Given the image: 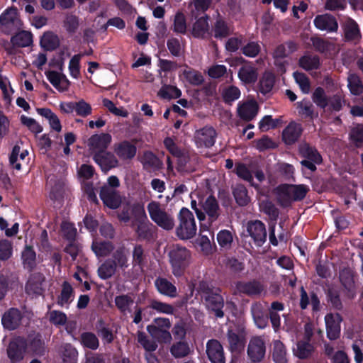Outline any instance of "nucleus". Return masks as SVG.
<instances>
[{
  "mask_svg": "<svg viewBox=\"0 0 363 363\" xmlns=\"http://www.w3.org/2000/svg\"><path fill=\"white\" fill-rule=\"evenodd\" d=\"M112 140L111 135L108 133H101L91 135L88 141L87 145L89 150L94 155H101L106 151L107 147Z\"/></svg>",
  "mask_w": 363,
  "mask_h": 363,
  "instance_id": "6",
  "label": "nucleus"
},
{
  "mask_svg": "<svg viewBox=\"0 0 363 363\" xmlns=\"http://www.w3.org/2000/svg\"><path fill=\"white\" fill-rule=\"evenodd\" d=\"M114 150L116 154L123 160L131 159L136 154L135 146L127 141H123L116 145Z\"/></svg>",
  "mask_w": 363,
  "mask_h": 363,
  "instance_id": "28",
  "label": "nucleus"
},
{
  "mask_svg": "<svg viewBox=\"0 0 363 363\" xmlns=\"http://www.w3.org/2000/svg\"><path fill=\"white\" fill-rule=\"evenodd\" d=\"M40 46L45 50H53L60 45L58 37L52 32H46L40 38Z\"/></svg>",
  "mask_w": 363,
  "mask_h": 363,
  "instance_id": "35",
  "label": "nucleus"
},
{
  "mask_svg": "<svg viewBox=\"0 0 363 363\" xmlns=\"http://www.w3.org/2000/svg\"><path fill=\"white\" fill-rule=\"evenodd\" d=\"M235 172L236 174L243 180H245L248 182H250L252 185V175L250 171L248 169V168L246 167V165L238 163L235 166Z\"/></svg>",
  "mask_w": 363,
  "mask_h": 363,
  "instance_id": "64",
  "label": "nucleus"
},
{
  "mask_svg": "<svg viewBox=\"0 0 363 363\" xmlns=\"http://www.w3.org/2000/svg\"><path fill=\"white\" fill-rule=\"evenodd\" d=\"M179 77L182 80H186L192 84H200L203 82L202 75L189 67H185Z\"/></svg>",
  "mask_w": 363,
  "mask_h": 363,
  "instance_id": "38",
  "label": "nucleus"
},
{
  "mask_svg": "<svg viewBox=\"0 0 363 363\" xmlns=\"http://www.w3.org/2000/svg\"><path fill=\"white\" fill-rule=\"evenodd\" d=\"M259 208L261 211L269 215L272 218L275 219L278 216L279 213L277 208L266 199L260 201Z\"/></svg>",
  "mask_w": 363,
  "mask_h": 363,
  "instance_id": "59",
  "label": "nucleus"
},
{
  "mask_svg": "<svg viewBox=\"0 0 363 363\" xmlns=\"http://www.w3.org/2000/svg\"><path fill=\"white\" fill-rule=\"evenodd\" d=\"M192 35L196 38H205L209 34V24L206 16L198 18L192 26Z\"/></svg>",
  "mask_w": 363,
  "mask_h": 363,
  "instance_id": "30",
  "label": "nucleus"
},
{
  "mask_svg": "<svg viewBox=\"0 0 363 363\" xmlns=\"http://www.w3.org/2000/svg\"><path fill=\"white\" fill-rule=\"evenodd\" d=\"M75 112L77 116L85 118L91 114L92 108L89 103L84 99H81L76 102Z\"/></svg>",
  "mask_w": 363,
  "mask_h": 363,
  "instance_id": "55",
  "label": "nucleus"
},
{
  "mask_svg": "<svg viewBox=\"0 0 363 363\" xmlns=\"http://www.w3.org/2000/svg\"><path fill=\"white\" fill-rule=\"evenodd\" d=\"M204 298L208 309L213 312L216 317H223V298L221 295L217 291H208L205 294Z\"/></svg>",
  "mask_w": 363,
  "mask_h": 363,
  "instance_id": "10",
  "label": "nucleus"
},
{
  "mask_svg": "<svg viewBox=\"0 0 363 363\" xmlns=\"http://www.w3.org/2000/svg\"><path fill=\"white\" fill-rule=\"evenodd\" d=\"M258 110V104L255 100H247L239 103L238 106V116L247 121L252 120L257 116Z\"/></svg>",
  "mask_w": 363,
  "mask_h": 363,
  "instance_id": "17",
  "label": "nucleus"
},
{
  "mask_svg": "<svg viewBox=\"0 0 363 363\" xmlns=\"http://www.w3.org/2000/svg\"><path fill=\"white\" fill-rule=\"evenodd\" d=\"M206 352L212 363H225L223 347L218 341L209 340L207 343Z\"/></svg>",
  "mask_w": 363,
  "mask_h": 363,
  "instance_id": "20",
  "label": "nucleus"
},
{
  "mask_svg": "<svg viewBox=\"0 0 363 363\" xmlns=\"http://www.w3.org/2000/svg\"><path fill=\"white\" fill-rule=\"evenodd\" d=\"M345 38L349 40H357L360 38V32L357 23L351 18L346 20L344 24Z\"/></svg>",
  "mask_w": 363,
  "mask_h": 363,
  "instance_id": "36",
  "label": "nucleus"
},
{
  "mask_svg": "<svg viewBox=\"0 0 363 363\" xmlns=\"http://www.w3.org/2000/svg\"><path fill=\"white\" fill-rule=\"evenodd\" d=\"M174 31L179 33H184L186 30V23L184 15L178 12L174 18Z\"/></svg>",
  "mask_w": 363,
  "mask_h": 363,
  "instance_id": "56",
  "label": "nucleus"
},
{
  "mask_svg": "<svg viewBox=\"0 0 363 363\" xmlns=\"http://www.w3.org/2000/svg\"><path fill=\"white\" fill-rule=\"evenodd\" d=\"M233 194L236 202L240 206H245L250 201V198L247 195V189L242 185L236 186L233 191Z\"/></svg>",
  "mask_w": 363,
  "mask_h": 363,
  "instance_id": "51",
  "label": "nucleus"
},
{
  "mask_svg": "<svg viewBox=\"0 0 363 363\" xmlns=\"http://www.w3.org/2000/svg\"><path fill=\"white\" fill-rule=\"evenodd\" d=\"M205 230H208V226L206 224H201V235L199 238V244L201 247V250L206 255L209 254L211 252L212 247L211 241L208 237L206 235H202L203 232Z\"/></svg>",
  "mask_w": 363,
  "mask_h": 363,
  "instance_id": "48",
  "label": "nucleus"
},
{
  "mask_svg": "<svg viewBox=\"0 0 363 363\" xmlns=\"http://www.w3.org/2000/svg\"><path fill=\"white\" fill-rule=\"evenodd\" d=\"M169 257L174 275L182 276L190 263L189 250L184 247L174 245L169 252Z\"/></svg>",
  "mask_w": 363,
  "mask_h": 363,
  "instance_id": "1",
  "label": "nucleus"
},
{
  "mask_svg": "<svg viewBox=\"0 0 363 363\" xmlns=\"http://www.w3.org/2000/svg\"><path fill=\"white\" fill-rule=\"evenodd\" d=\"M139 214L140 215V220L138 224L136 233L140 238L145 239L150 235L152 225L149 223L143 208L140 209Z\"/></svg>",
  "mask_w": 363,
  "mask_h": 363,
  "instance_id": "33",
  "label": "nucleus"
},
{
  "mask_svg": "<svg viewBox=\"0 0 363 363\" xmlns=\"http://www.w3.org/2000/svg\"><path fill=\"white\" fill-rule=\"evenodd\" d=\"M296 49V45L293 42H288L284 44L279 45L274 50V55L276 58L285 57Z\"/></svg>",
  "mask_w": 363,
  "mask_h": 363,
  "instance_id": "46",
  "label": "nucleus"
},
{
  "mask_svg": "<svg viewBox=\"0 0 363 363\" xmlns=\"http://www.w3.org/2000/svg\"><path fill=\"white\" fill-rule=\"evenodd\" d=\"M27 342L23 337H16L11 340L7 348L9 359L16 363L23 359L27 348Z\"/></svg>",
  "mask_w": 363,
  "mask_h": 363,
  "instance_id": "8",
  "label": "nucleus"
},
{
  "mask_svg": "<svg viewBox=\"0 0 363 363\" xmlns=\"http://www.w3.org/2000/svg\"><path fill=\"white\" fill-rule=\"evenodd\" d=\"M308 186L300 185H282L279 187V199L282 205L303 199L308 191Z\"/></svg>",
  "mask_w": 363,
  "mask_h": 363,
  "instance_id": "3",
  "label": "nucleus"
},
{
  "mask_svg": "<svg viewBox=\"0 0 363 363\" xmlns=\"http://www.w3.org/2000/svg\"><path fill=\"white\" fill-rule=\"evenodd\" d=\"M142 162L145 167L152 169H158L162 166V162L151 152L144 153Z\"/></svg>",
  "mask_w": 363,
  "mask_h": 363,
  "instance_id": "44",
  "label": "nucleus"
},
{
  "mask_svg": "<svg viewBox=\"0 0 363 363\" xmlns=\"http://www.w3.org/2000/svg\"><path fill=\"white\" fill-rule=\"evenodd\" d=\"M216 131L211 127H204L197 130L194 140L198 147H208L213 145L216 138Z\"/></svg>",
  "mask_w": 363,
  "mask_h": 363,
  "instance_id": "14",
  "label": "nucleus"
},
{
  "mask_svg": "<svg viewBox=\"0 0 363 363\" xmlns=\"http://www.w3.org/2000/svg\"><path fill=\"white\" fill-rule=\"evenodd\" d=\"M257 69L252 64H245L238 71V78L244 84H254L257 81Z\"/></svg>",
  "mask_w": 363,
  "mask_h": 363,
  "instance_id": "21",
  "label": "nucleus"
},
{
  "mask_svg": "<svg viewBox=\"0 0 363 363\" xmlns=\"http://www.w3.org/2000/svg\"><path fill=\"white\" fill-rule=\"evenodd\" d=\"M22 318V313L17 308H11L4 313L1 323L4 328L13 330L21 325Z\"/></svg>",
  "mask_w": 363,
  "mask_h": 363,
  "instance_id": "15",
  "label": "nucleus"
},
{
  "mask_svg": "<svg viewBox=\"0 0 363 363\" xmlns=\"http://www.w3.org/2000/svg\"><path fill=\"white\" fill-rule=\"evenodd\" d=\"M94 160L104 172H107L111 168L115 167L118 164V160L116 159L115 156L112 153L106 151L103 154L94 155Z\"/></svg>",
  "mask_w": 363,
  "mask_h": 363,
  "instance_id": "26",
  "label": "nucleus"
},
{
  "mask_svg": "<svg viewBox=\"0 0 363 363\" xmlns=\"http://www.w3.org/2000/svg\"><path fill=\"white\" fill-rule=\"evenodd\" d=\"M61 355L63 363H77V351L71 345L62 346Z\"/></svg>",
  "mask_w": 363,
  "mask_h": 363,
  "instance_id": "41",
  "label": "nucleus"
},
{
  "mask_svg": "<svg viewBox=\"0 0 363 363\" xmlns=\"http://www.w3.org/2000/svg\"><path fill=\"white\" fill-rule=\"evenodd\" d=\"M201 205L205 213L208 217L209 222L215 221L219 216L218 205L216 199L208 196L203 203L202 202Z\"/></svg>",
  "mask_w": 363,
  "mask_h": 363,
  "instance_id": "29",
  "label": "nucleus"
},
{
  "mask_svg": "<svg viewBox=\"0 0 363 363\" xmlns=\"http://www.w3.org/2000/svg\"><path fill=\"white\" fill-rule=\"evenodd\" d=\"M274 84V76L272 73L266 72L260 79L259 89L261 93H269Z\"/></svg>",
  "mask_w": 363,
  "mask_h": 363,
  "instance_id": "39",
  "label": "nucleus"
},
{
  "mask_svg": "<svg viewBox=\"0 0 363 363\" xmlns=\"http://www.w3.org/2000/svg\"><path fill=\"white\" fill-rule=\"evenodd\" d=\"M247 354L253 362H260L265 354V343L260 337H252L248 345Z\"/></svg>",
  "mask_w": 363,
  "mask_h": 363,
  "instance_id": "11",
  "label": "nucleus"
},
{
  "mask_svg": "<svg viewBox=\"0 0 363 363\" xmlns=\"http://www.w3.org/2000/svg\"><path fill=\"white\" fill-rule=\"evenodd\" d=\"M171 353L176 358L183 357L189 353V347L186 343L180 342L172 345Z\"/></svg>",
  "mask_w": 363,
  "mask_h": 363,
  "instance_id": "60",
  "label": "nucleus"
},
{
  "mask_svg": "<svg viewBox=\"0 0 363 363\" xmlns=\"http://www.w3.org/2000/svg\"><path fill=\"white\" fill-rule=\"evenodd\" d=\"M267 304L265 303H255L252 305L251 313L255 325L261 329L268 324V317L265 313Z\"/></svg>",
  "mask_w": 363,
  "mask_h": 363,
  "instance_id": "18",
  "label": "nucleus"
},
{
  "mask_svg": "<svg viewBox=\"0 0 363 363\" xmlns=\"http://www.w3.org/2000/svg\"><path fill=\"white\" fill-rule=\"evenodd\" d=\"M45 74L48 80L58 91H64L68 89L69 82L62 74L55 71H48Z\"/></svg>",
  "mask_w": 363,
  "mask_h": 363,
  "instance_id": "24",
  "label": "nucleus"
},
{
  "mask_svg": "<svg viewBox=\"0 0 363 363\" xmlns=\"http://www.w3.org/2000/svg\"><path fill=\"white\" fill-rule=\"evenodd\" d=\"M44 280V277L40 274H32L26 286L27 293L35 295L41 294L43 291V284Z\"/></svg>",
  "mask_w": 363,
  "mask_h": 363,
  "instance_id": "25",
  "label": "nucleus"
},
{
  "mask_svg": "<svg viewBox=\"0 0 363 363\" xmlns=\"http://www.w3.org/2000/svg\"><path fill=\"white\" fill-rule=\"evenodd\" d=\"M0 23L4 29L9 31L18 29L22 26L17 9L15 8L9 9L3 13L0 16Z\"/></svg>",
  "mask_w": 363,
  "mask_h": 363,
  "instance_id": "12",
  "label": "nucleus"
},
{
  "mask_svg": "<svg viewBox=\"0 0 363 363\" xmlns=\"http://www.w3.org/2000/svg\"><path fill=\"white\" fill-rule=\"evenodd\" d=\"M301 133V125L296 123H291L283 131V139L286 144H291L297 140Z\"/></svg>",
  "mask_w": 363,
  "mask_h": 363,
  "instance_id": "31",
  "label": "nucleus"
},
{
  "mask_svg": "<svg viewBox=\"0 0 363 363\" xmlns=\"http://www.w3.org/2000/svg\"><path fill=\"white\" fill-rule=\"evenodd\" d=\"M21 259L24 268L28 269H33L38 263L36 253L30 246L25 247L21 253Z\"/></svg>",
  "mask_w": 363,
  "mask_h": 363,
  "instance_id": "34",
  "label": "nucleus"
},
{
  "mask_svg": "<svg viewBox=\"0 0 363 363\" xmlns=\"http://www.w3.org/2000/svg\"><path fill=\"white\" fill-rule=\"evenodd\" d=\"M327 335L330 340L337 339L340 333L342 318L338 313H329L325 317Z\"/></svg>",
  "mask_w": 363,
  "mask_h": 363,
  "instance_id": "16",
  "label": "nucleus"
},
{
  "mask_svg": "<svg viewBox=\"0 0 363 363\" xmlns=\"http://www.w3.org/2000/svg\"><path fill=\"white\" fill-rule=\"evenodd\" d=\"M179 220L176 233L180 239L189 240L196 235L197 226L192 212L186 208H182L179 214Z\"/></svg>",
  "mask_w": 363,
  "mask_h": 363,
  "instance_id": "2",
  "label": "nucleus"
},
{
  "mask_svg": "<svg viewBox=\"0 0 363 363\" xmlns=\"http://www.w3.org/2000/svg\"><path fill=\"white\" fill-rule=\"evenodd\" d=\"M273 358L276 363H286V351L284 344L279 340L274 342Z\"/></svg>",
  "mask_w": 363,
  "mask_h": 363,
  "instance_id": "40",
  "label": "nucleus"
},
{
  "mask_svg": "<svg viewBox=\"0 0 363 363\" xmlns=\"http://www.w3.org/2000/svg\"><path fill=\"white\" fill-rule=\"evenodd\" d=\"M10 164L13 168L19 171L29 162L28 151L16 145L13 147L10 156Z\"/></svg>",
  "mask_w": 363,
  "mask_h": 363,
  "instance_id": "13",
  "label": "nucleus"
},
{
  "mask_svg": "<svg viewBox=\"0 0 363 363\" xmlns=\"http://www.w3.org/2000/svg\"><path fill=\"white\" fill-rule=\"evenodd\" d=\"M158 96L162 99L178 98L181 96V91L176 86L164 85L159 91Z\"/></svg>",
  "mask_w": 363,
  "mask_h": 363,
  "instance_id": "50",
  "label": "nucleus"
},
{
  "mask_svg": "<svg viewBox=\"0 0 363 363\" xmlns=\"http://www.w3.org/2000/svg\"><path fill=\"white\" fill-rule=\"evenodd\" d=\"M300 151L303 156L307 158V160H304L301 162L303 167V173H305V169H308L311 172L315 171L316 167L314 163H320L322 160L321 156L315 149L307 145H303Z\"/></svg>",
  "mask_w": 363,
  "mask_h": 363,
  "instance_id": "9",
  "label": "nucleus"
},
{
  "mask_svg": "<svg viewBox=\"0 0 363 363\" xmlns=\"http://www.w3.org/2000/svg\"><path fill=\"white\" fill-rule=\"evenodd\" d=\"M91 247L98 257L107 256L113 250V246L109 242L94 241Z\"/></svg>",
  "mask_w": 363,
  "mask_h": 363,
  "instance_id": "43",
  "label": "nucleus"
},
{
  "mask_svg": "<svg viewBox=\"0 0 363 363\" xmlns=\"http://www.w3.org/2000/svg\"><path fill=\"white\" fill-rule=\"evenodd\" d=\"M21 123L26 126L32 133L35 134L40 133L43 131V127L35 119L22 116L21 117Z\"/></svg>",
  "mask_w": 363,
  "mask_h": 363,
  "instance_id": "54",
  "label": "nucleus"
},
{
  "mask_svg": "<svg viewBox=\"0 0 363 363\" xmlns=\"http://www.w3.org/2000/svg\"><path fill=\"white\" fill-rule=\"evenodd\" d=\"M236 292L245 294L249 296L260 294L263 291V286L258 282H238L235 286Z\"/></svg>",
  "mask_w": 363,
  "mask_h": 363,
  "instance_id": "27",
  "label": "nucleus"
},
{
  "mask_svg": "<svg viewBox=\"0 0 363 363\" xmlns=\"http://www.w3.org/2000/svg\"><path fill=\"white\" fill-rule=\"evenodd\" d=\"M147 210L151 219L160 227L167 230L174 228L173 216L162 209L157 202H150L147 206Z\"/></svg>",
  "mask_w": 363,
  "mask_h": 363,
  "instance_id": "4",
  "label": "nucleus"
},
{
  "mask_svg": "<svg viewBox=\"0 0 363 363\" xmlns=\"http://www.w3.org/2000/svg\"><path fill=\"white\" fill-rule=\"evenodd\" d=\"M313 350V346L308 342H298L294 348V353L298 358L304 359L309 357Z\"/></svg>",
  "mask_w": 363,
  "mask_h": 363,
  "instance_id": "45",
  "label": "nucleus"
},
{
  "mask_svg": "<svg viewBox=\"0 0 363 363\" xmlns=\"http://www.w3.org/2000/svg\"><path fill=\"white\" fill-rule=\"evenodd\" d=\"M217 240L221 247L229 248L233 242V237L230 231L223 230L218 233Z\"/></svg>",
  "mask_w": 363,
  "mask_h": 363,
  "instance_id": "52",
  "label": "nucleus"
},
{
  "mask_svg": "<svg viewBox=\"0 0 363 363\" xmlns=\"http://www.w3.org/2000/svg\"><path fill=\"white\" fill-rule=\"evenodd\" d=\"M171 323L167 318H158L154 320L152 324L147 327V330L150 335L155 339L160 342H169L172 336L169 330Z\"/></svg>",
  "mask_w": 363,
  "mask_h": 363,
  "instance_id": "5",
  "label": "nucleus"
},
{
  "mask_svg": "<svg viewBox=\"0 0 363 363\" xmlns=\"http://www.w3.org/2000/svg\"><path fill=\"white\" fill-rule=\"evenodd\" d=\"M73 298L72 286L67 282H64L60 296L58 298V304L61 306H67L72 301Z\"/></svg>",
  "mask_w": 363,
  "mask_h": 363,
  "instance_id": "42",
  "label": "nucleus"
},
{
  "mask_svg": "<svg viewBox=\"0 0 363 363\" xmlns=\"http://www.w3.org/2000/svg\"><path fill=\"white\" fill-rule=\"evenodd\" d=\"M100 197L104 205L110 208L116 209L121 204V198L117 191L108 186L102 187L100 193Z\"/></svg>",
  "mask_w": 363,
  "mask_h": 363,
  "instance_id": "19",
  "label": "nucleus"
},
{
  "mask_svg": "<svg viewBox=\"0 0 363 363\" xmlns=\"http://www.w3.org/2000/svg\"><path fill=\"white\" fill-rule=\"evenodd\" d=\"M48 317L50 321L57 326L65 325L67 320V315L64 313L58 311H50L48 313Z\"/></svg>",
  "mask_w": 363,
  "mask_h": 363,
  "instance_id": "63",
  "label": "nucleus"
},
{
  "mask_svg": "<svg viewBox=\"0 0 363 363\" xmlns=\"http://www.w3.org/2000/svg\"><path fill=\"white\" fill-rule=\"evenodd\" d=\"M116 263L111 260H107L98 269V273L101 279H106L111 277L116 272Z\"/></svg>",
  "mask_w": 363,
  "mask_h": 363,
  "instance_id": "47",
  "label": "nucleus"
},
{
  "mask_svg": "<svg viewBox=\"0 0 363 363\" xmlns=\"http://www.w3.org/2000/svg\"><path fill=\"white\" fill-rule=\"evenodd\" d=\"M155 286L158 291L163 295L172 298L177 296L176 286L166 279H157L155 281Z\"/></svg>",
  "mask_w": 363,
  "mask_h": 363,
  "instance_id": "32",
  "label": "nucleus"
},
{
  "mask_svg": "<svg viewBox=\"0 0 363 363\" xmlns=\"http://www.w3.org/2000/svg\"><path fill=\"white\" fill-rule=\"evenodd\" d=\"M246 232L257 246H262L266 241L267 231L263 223L259 220L247 223Z\"/></svg>",
  "mask_w": 363,
  "mask_h": 363,
  "instance_id": "7",
  "label": "nucleus"
},
{
  "mask_svg": "<svg viewBox=\"0 0 363 363\" xmlns=\"http://www.w3.org/2000/svg\"><path fill=\"white\" fill-rule=\"evenodd\" d=\"M13 254L12 243L5 239L0 240V260L9 259Z\"/></svg>",
  "mask_w": 363,
  "mask_h": 363,
  "instance_id": "53",
  "label": "nucleus"
},
{
  "mask_svg": "<svg viewBox=\"0 0 363 363\" xmlns=\"http://www.w3.org/2000/svg\"><path fill=\"white\" fill-rule=\"evenodd\" d=\"M138 341L146 351H155L157 347L156 342L153 340H149L146 335L143 332L138 333Z\"/></svg>",
  "mask_w": 363,
  "mask_h": 363,
  "instance_id": "61",
  "label": "nucleus"
},
{
  "mask_svg": "<svg viewBox=\"0 0 363 363\" xmlns=\"http://www.w3.org/2000/svg\"><path fill=\"white\" fill-rule=\"evenodd\" d=\"M82 343L84 346L91 350H96L99 347V340L96 336L91 333H85L82 335Z\"/></svg>",
  "mask_w": 363,
  "mask_h": 363,
  "instance_id": "57",
  "label": "nucleus"
},
{
  "mask_svg": "<svg viewBox=\"0 0 363 363\" xmlns=\"http://www.w3.org/2000/svg\"><path fill=\"white\" fill-rule=\"evenodd\" d=\"M300 65L307 70L316 69L319 66V59L316 56H304L300 60Z\"/></svg>",
  "mask_w": 363,
  "mask_h": 363,
  "instance_id": "62",
  "label": "nucleus"
},
{
  "mask_svg": "<svg viewBox=\"0 0 363 363\" xmlns=\"http://www.w3.org/2000/svg\"><path fill=\"white\" fill-rule=\"evenodd\" d=\"M313 100L315 104L321 108H326L329 105V99L326 97L325 91L322 88H317L313 95Z\"/></svg>",
  "mask_w": 363,
  "mask_h": 363,
  "instance_id": "58",
  "label": "nucleus"
},
{
  "mask_svg": "<svg viewBox=\"0 0 363 363\" xmlns=\"http://www.w3.org/2000/svg\"><path fill=\"white\" fill-rule=\"evenodd\" d=\"M11 40L14 46L28 47L33 43V35L30 32L23 30L13 35Z\"/></svg>",
  "mask_w": 363,
  "mask_h": 363,
  "instance_id": "37",
  "label": "nucleus"
},
{
  "mask_svg": "<svg viewBox=\"0 0 363 363\" xmlns=\"http://www.w3.org/2000/svg\"><path fill=\"white\" fill-rule=\"evenodd\" d=\"M348 88L351 94L354 95H359L363 91V86L358 76L354 74H350L348 76Z\"/></svg>",
  "mask_w": 363,
  "mask_h": 363,
  "instance_id": "49",
  "label": "nucleus"
},
{
  "mask_svg": "<svg viewBox=\"0 0 363 363\" xmlns=\"http://www.w3.org/2000/svg\"><path fill=\"white\" fill-rule=\"evenodd\" d=\"M314 24L318 29L328 32L336 31L338 28L335 18L329 14L316 16L314 19Z\"/></svg>",
  "mask_w": 363,
  "mask_h": 363,
  "instance_id": "22",
  "label": "nucleus"
},
{
  "mask_svg": "<svg viewBox=\"0 0 363 363\" xmlns=\"http://www.w3.org/2000/svg\"><path fill=\"white\" fill-rule=\"evenodd\" d=\"M340 279L345 289L347 298L350 300L354 298L356 295V292L354 289L352 272L348 269H343L340 272Z\"/></svg>",
  "mask_w": 363,
  "mask_h": 363,
  "instance_id": "23",
  "label": "nucleus"
}]
</instances>
